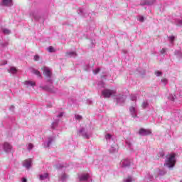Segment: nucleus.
Instances as JSON below:
<instances>
[{"label": "nucleus", "instance_id": "f257e3e1", "mask_svg": "<svg viewBox=\"0 0 182 182\" xmlns=\"http://www.w3.org/2000/svg\"><path fill=\"white\" fill-rule=\"evenodd\" d=\"M164 166L168 168H173L176 166V154H171L165 160Z\"/></svg>", "mask_w": 182, "mask_h": 182}, {"label": "nucleus", "instance_id": "f03ea898", "mask_svg": "<svg viewBox=\"0 0 182 182\" xmlns=\"http://www.w3.org/2000/svg\"><path fill=\"white\" fill-rule=\"evenodd\" d=\"M129 112L133 119H135V120L139 119V117L137 116V113H139V108L137 107V105H134L131 106L129 107Z\"/></svg>", "mask_w": 182, "mask_h": 182}, {"label": "nucleus", "instance_id": "7ed1b4c3", "mask_svg": "<svg viewBox=\"0 0 182 182\" xmlns=\"http://www.w3.org/2000/svg\"><path fill=\"white\" fill-rule=\"evenodd\" d=\"M2 149L5 153H12L14 151V146L9 142H4L2 144Z\"/></svg>", "mask_w": 182, "mask_h": 182}, {"label": "nucleus", "instance_id": "20e7f679", "mask_svg": "<svg viewBox=\"0 0 182 182\" xmlns=\"http://www.w3.org/2000/svg\"><path fill=\"white\" fill-rule=\"evenodd\" d=\"M43 74L47 77V82H48L49 83H53L52 78H50L52 76V72H50V69H49V68L48 67L43 68Z\"/></svg>", "mask_w": 182, "mask_h": 182}, {"label": "nucleus", "instance_id": "39448f33", "mask_svg": "<svg viewBox=\"0 0 182 182\" xmlns=\"http://www.w3.org/2000/svg\"><path fill=\"white\" fill-rule=\"evenodd\" d=\"M114 95H116V91L114 90L105 89L102 91V96L105 98L110 97V96H113Z\"/></svg>", "mask_w": 182, "mask_h": 182}, {"label": "nucleus", "instance_id": "423d86ee", "mask_svg": "<svg viewBox=\"0 0 182 182\" xmlns=\"http://www.w3.org/2000/svg\"><path fill=\"white\" fill-rule=\"evenodd\" d=\"M78 133L84 137V139H90V134L87 132V130L85 128H81L79 131Z\"/></svg>", "mask_w": 182, "mask_h": 182}, {"label": "nucleus", "instance_id": "0eeeda50", "mask_svg": "<svg viewBox=\"0 0 182 182\" xmlns=\"http://www.w3.org/2000/svg\"><path fill=\"white\" fill-rule=\"evenodd\" d=\"M124 100H126V95H119L116 97L117 105H123L124 103Z\"/></svg>", "mask_w": 182, "mask_h": 182}, {"label": "nucleus", "instance_id": "6e6552de", "mask_svg": "<svg viewBox=\"0 0 182 182\" xmlns=\"http://www.w3.org/2000/svg\"><path fill=\"white\" fill-rule=\"evenodd\" d=\"M1 6H7L8 8L14 6V1L13 0H1L0 3Z\"/></svg>", "mask_w": 182, "mask_h": 182}, {"label": "nucleus", "instance_id": "1a4fd4ad", "mask_svg": "<svg viewBox=\"0 0 182 182\" xmlns=\"http://www.w3.org/2000/svg\"><path fill=\"white\" fill-rule=\"evenodd\" d=\"M172 119L176 120V122H180L181 120V114L178 110H176L172 113Z\"/></svg>", "mask_w": 182, "mask_h": 182}, {"label": "nucleus", "instance_id": "9d476101", "mask_svg": "<svg viewBox=\"0 0 182 182\" xmlns=\"http://www.w3.org/2000/svg\"><path fill=\"white\" fill-rule=\"evenodd\" d=\"M105 139L107 143H108V144H114V137L113 136V135L110 134H105Z\"/></svg>", "mask_w": 182, "mask_h": 182}, {"label": "nucleus", "instance_id": "9b49d317", "mask_svg": "<svg viewBox=\"0 0 182 182\" xmlns=\"http://www.w3.org/2000/svg\"><path fill=\"white\" fill-rule=\"evenodd\" d=\"M53 141H55V136H48L47 142H44V147L46 149L50 147V144H52Z\"/></svg>", "mask_w": 182, "mask_h": 182}, {"label": "nucleus", "instance_id": "f8f14e48", "mask_svg": "<svg viewBox=\"0 0 182 182\" xmlns=\"http://www.w3.org/2000/svg\"><path fill=\"white\" fill-rule=\"evenodd\" d=\"M80 181H87L90 180V175L89 173H81L78 176Z\"/></svg>", "mask_w": 182, "mask_h": 182}, {"label": "nucleus", "instance_id": "ddd939ff", "mask_svg": "<svg viewBox=\"0 0 182 182\" xmlns=\"http://www.w3.org/2000/svg\"><path fill=\"white\" fill-rule=\"evenodd\" d=\"M130 166V160L123 159L119 163V167L122 168H125V167H129Z\"/></svg>", "mask_w": 182, "mask_h": 182}, {"label": "nucleus", "instance_id": "4468645a", "mask_svg": "<svg viewBox=\"0 0 182 182\" xmlns=\"http://www.w3.org/2000/svg\"><path fill=\"white\" fill-rule=\"evenodd\" d=\"M23 167H26V168H27V170H29L31 168V167L32 166V159H26L23 162Z\"/></svg>", "mask_w": 182, "mask_h": 182}, {"label": "nucleus", "instance_id": "2eb2a0df", "mask_svg": "<svg viewBox=\"0 0 182 182\" xmlns=\"http://www.w3.org/2000/svg\"><path fill=\"white\" fill-rule=\"evenodd\" d=\"M139 134L140 136H149V134H151V131L150 129H141Z\"/></svg>", "mask_w": 182, "mask_h": 182}, {"label": "nucleus", "instance_id": "dca6fc26", "mask_svg": "<svg viewBox=\"0 0 182 182\" xmlns=\"http://www.w3.org/2000/svg\"><path fill=\"white\" fill-rule=\"evenodd\" d=\"M118 150H119V146H117V144L114 143V144H112V146H111L109 149V153H117Z\"/></svg>", "mask_w": 182, "mask_h": 182}, {"label": "nucleus", "instance_id": "f3484780", "mask_svg": "<svg viewBox=\"0 0 182 182\" xmlns=\"http://www.w3.org/2000/svg\"><path fill=\"white\" fill-rule=\"evenodd\" d=\"M48 179H49V173H44L39 175V180H41V181Z\"/></svg>", "mask_w": 182, "mask_h": 182}, {"label": "nucleus", "instance_id": "a211bd4d", "mask_svg": "<svg viewBox=\"0 0 182 182\" xmlns=\"http://www.w3.org/2000/svg\"><path fill=\"white\" fill-rule=\"evenodd\" d=\"M30 16L31 18H33L35 21H39V15L38 14V12L36 11H31L30 13Z\"/></svg>", "mask_w": 182, "mask_h": 182}, {"label": "nucleus", "instance_id": "6ab92c4d", "mask_svg": "<svg viewBox=\"0 0 182 182\" xmlns=\"http://www.w3.org/2000/svg\"><path fill=\"white\" fill-rule=\"evenodd\" d=\"M67 58H76L77 55L76 54V52L75 51H68L66 53Z\"/></svg>", "mask_w": 182, "mask_h": 182}, {"label": "nucleus", "instance_id": "aec40b11", "mask_svg": "<svg viewBox=\"0 0 182 182\" xmlns=\"http://www.w3.org/2000/svg\"><path fill=\"white\" fill-rule=\"evenodd\" d=\"M66 180H68V175H66V173H61L59 176L60 181L65 182V181H66Z\"/></svg>", "mask_w": 182, "mask_h": 182}, {"label": "nucleus", "instance_id": "412c9836", "mask_svg": "<svg viewBox=\"0 0 182 182\" xmlns=\"http://www.w3.org/2000/svg\"><path fill=\"white\" fill-rule=\"evenodd\" d=\"M24 85L27 87H29V86H31L32 87H33V86H36V83L33 81H25Z\"/></svg>", "mask_w": 182, "mask_h": 182}, {"label": "nucleus", "instance_id": "4be33fe9", "mask_svg": "<svg viewBox=\"0 0 182 182\" xmlns=\"http://www.w3.org/2000/svg\"><path fill=\"white\" fill-rule=\"evenodd\" d=\"M156 2V0H145L144 3H141V5H153Z\"/></svg>", "mask_w": 182, "mask_h": 182}, {"label": "nucleus", "instance_id": "5701e85b", "mask_svg": "<svg viewBox=\"0 0 182 182\" xmlns=\"http://www.w3.org/2000/svg\"><path fill=\"white\" fill-rule=\"evenodd\" d=\"M9 73H11L12 75H15L16 73L17 70L15 67H11L9 69H8Z\"/></svg>", "mask_w": 182, "mask_h": 182}, {"label": "nucleus", "instance_id": "b1692460", "mask_svg": "<svg viewBox=\"0 0 182 182\" xmlns=\"http://www.w3.org/2000/svg\"><path fill=\"white\" fill-rule=\"evenodd\" d=\"M126 144L127 147L129 149V150L133 151V144H132V142L130 141L127 140Z\"/></svg>", "mask_w": 182, "mask_h": 182}, {"label": "nucleus", "instance_id": "393cba45", "mask_svg": "<svg viewBox=\"0 0 182 182\" xmlns=\"http://www.w3.org/2000/svg\"><path fill=\"white\" fill-rule=\"evenodd\" d=\"M167 83H168V80H167V78H162L161 80V85H162V86H166Z\"/></svg>", "mask_w": 182, "mask_h": 182}, {"label": "nucleus", "instance_id": "a878e982", "mask_svg": "<svg viewBox=\"0 0 182 182\" xmlns=\"http://www.w3.org/2000/svg\"><path fill=\"white\" fill-rule=\"evenodd\" d=\"M168 100H171V102H174V100H176V95L173 94H170L168 97Z\"/></svg>", "mask_w": 182, "mask_h": 182}, {"label": "nucleus", "instance_id": "bb28decb", "mask_svg": "<svg viewBox=\"0 0 182 182\" xmlns=\"http://www.w3.org/2000/svg\"><path fill=\"white\" fill-rule=\"evenodd\" d=\"M2 32L4 33V35H9V33H11V30L8 28H3Z\"/></svg>", "mask_w": 182, "mask_h": 182}, {"label": "nucleus", "instance_id": "cd10ccee", "mask_svg": "<svg viewBox=\"0 0 182 182\" xmlns=\"http://www.w3.org/2000/svg\"><path fill=\"white\" fill-rule=\"evenodd\" d=\"M47 50L50 53H53L54 52H56V50H55V48L52 46H49L47 48Z\"/></svg>", "mask_w": 182, "mask_h": 182}, {"label": "nucleus", "instance_id": "c85d7f7f", "mask_svg": "<svg viewBox=\"0 0 182 182\" xmlns=\"http://www.w3.org/2000/svg\"><path fill=\"white\" fill-rule=\"evenodd\" d=\"M175 55L177 56V58H182V53L178 50H175Z\"/></svg>", "mask_w": 182, "mask_h": 182}, {"label": "nucleus", "instance_id": "c756f323", "mask_svg": "<svg viewBox=\"0 0 182 182\" xmlns=\"http://www.w3.org/2000/svg\"><path fill=\"white\" fill-rule=\"evenodd\" d=\"M131 100H132V102H136L137 100V95L132 94L131 95Z\"/></svg>", "mask_w": 182, "mask_h": 182}, {"label": "nucleus", "instance_id": "7c9ffc66", "mask_svg": "<svg viewBox=\"0 0 182 182\" xmlns=\"http://www.w3.org/2000/svg\"><path fill=\"white\" fill-rule=\"evenodd\" d=\"M75 120H77V122H80V120H82V119H83V117H82V115L75 114Z\"/></svg>", "mask_w": 182, "mask_h": 182}, {"label": "nucleus", "instance_id": "2f4dec72", "mask_svg": "<svg viewBox=\"0 0 182 182\" xmlns=\"http://www.w3.org/2000/svg\"><path fill=\"white\" fill-rule=\"evenodd\" d=\"M56 127H58V119H56V121L53 122L51 124L52 129H56Z\"/></svg>", "mask_w": 182, "mask_h": 182}, {"label": "nucleus", "instance_id": "473e14b6", "mask_svg": "<svg viewBox=\"0 0 182 182\" xmlns=\"http://www.w3.org/2000/svg\"><path fill=\"white\" fill-rule=\"evenodd\" d=\"M167 173L166 169H159V176H164Z\"/></svg>", "mask_w": 182, "mask_h": 182}, {"label": "nucleus", "instance_id": "72a5a7b5", "mask_svg": "<svg viewBox=\"0 0 182 182\" xmlns=\"http://www.w3.org/2000/svg\"><path fill=\"white\" fill-rule=\"evenodd\" d=\"M41 87L44 90H48V92H53V91H52V88H50L49 87H48V85H46V86Z\"/></svg>", "mask_w": 182, "mask_h": 182}, {"label": "nucleus", "instance_id": "f704fd0d", "mask_svg": "<svg viewBox=\"0 0 182 182\" xmlns=\"http://www.w3.org/2000/svg\"><path fill=\"white\" fill-rule=\"evenodd\" d=\"M133 181V178L132 176H128L127 178L124 180V182H132Z\"/></svg>", "mask_w": 182, "mask_h": 182}, {"label": "nucleus", "instance_id": "c9c22d12", "mask_svg": "<svg viewBox=\"0 0 182 182\" xmlns=\"http://www.w3.org/2000/svg\"><path fill=\"white\" fill-rule=\"evenodd\" d=\"M33 73H34V75H36L38 77H41V73L37 70H33Z\"/></svg>", "mask_w": 182, "mask_h": 182}, {"label": "nucleus", "instance_id": "e433bc0d", "mask_svg": "<svg viewBox=\"0 0 182 182\" xmlns=\"http://www.w3.org/2000/svg\"><path fill=\"white\" fill-rule=\"evenodd\" d=\"M141 106L143 109H146V107L149 106V102L147 101H144Z\"/></svg>", "mask_w": 182, "mask_h": 182}, {"label": "nucleus", "instance_id": "4c0bfd02", "mask_svg": "<svg viewBox=\"0 0 182 182\" xmlns=\"http://www.w3.org/2000/svg\"><path fill=\"white\" fill-rule=\"evenodd\" d=\"M168 39H169V42L171 43H173V42H174V39H176V37H174L173 36H171L168 37Z\"/></svg>", "mask_w": 182, "mask_h": 182}, {"label": "nucleus", "instance_id": "58836bf2", "mask_svg": "<svg viewBox=\"0 0 182 182\" xmlns=\"http://www.w3.org/2000/svg\"><path fill=\"white\" fill-rule=\"evenodd\" d=\"M95 27H96V24H95V22H92L91 24H90V29L91 31H93V29H95Z\"/></svg>", "mask_w": 182, "mask_h": 182}, {"label": "nucleus", "instance_id": "ea45409f", "mask_svg": "<svg viewBox=\"0 0 182 182\" xmlns=\"http://www.w3.org/2000/svg\"><path fill=\"white\" fill-rule=\"evenodd\" d=\"M176 23L178 26H182V20H176Z\"/></svg>", "mask_w": 182, "mask_h": 182}, {"label": "nucleus", "instance_id": "a19ab883", "mask_svg": "<svg viewBox=\"0 0 182 182\" xmlns=\"http://www.w3.org/2000/svg\"><path fill=\"white\" fill-rule=\"evenodd\" d=\"M138 21H139V22H144V17L143 16H139L138 17Z\"/></svg>", "mask_w": 182, "mask_h": 182}, {"label": "nucleus", "instance_id": "79ce46f5", "mask_svg": "<svg viewBox=\"0 0 182 182\" xmlns=\"http://www.w3.org/2000/svg\"><path fill=\"white\" fill-rule=\"evenodd\" d=\"M155 75L156 76L159 77L161 76V75H163V73L161 71H156Z\"/></svg>", "mask_w": 182, "mask_h": 182}, {"label": "nucleus", "instance_id": "37998d69", "mask_svg": "<svg viewBox=\"0 0 182 182\" xmlns=\"http://www.w3.org/2000/svg\"><path fill=\"white\" fill-rule=\"evenodd\" d=\"M98 86L99 87H105V82H103V81L99 82Z\"/></svg>", "mask_w": 182, "mask_h": 182}, {"label": "nucleus", "instance_id": "c03bdc74", "mask_svg": "<svg viewBox=\"0 0 182 182\" xmlns=\"http://www.w3.org/2000/svg\"><path fill=\"white\" fill-rule=\"evenodd\" d=\"M93 72H94V75H97V73L100 72V68H97L94 70Z\"/></svg>", "mask_w": 182, "mask_h": 182}, {"label": "nucleus", "instance_id": "a18cd8bd", "mask_svg": "<svg viewBox=\"0 0 182 182\" xmlns=\"http://www.w3.org/2000/svg\"><path fill=\"white\" fill-rule=\"evenodd\" d=\"M167 51V49L166 48H162V50H161V55H166V52Z\"/></svg>", "mask_w": 182, "mask_h": 182}, {"label": "nucleus", "instance_id": "49530a36", "mask_svg": "<svg viewBox=\"0 0 182 182\" xmlns=\"http://www.w3.org/2000/svg\"><path fill=\"white\" fill-rule=\"evenodd\" d=\"M32 149H33V144H28V150H32Z\"/></svg>", "mask_w": 182, "mask_h": 182}, {"label": "nucleus", "instance_id": "de8ad7c7", "mask_svg": "<svg viewBox=\"0 0 182 182\" xmlns=\"http://www.w3.org/2000/svg\"><path fill=\"white\" fill-rule=\"evenodd\" d=\"M39 59H40L39 55H34V60L36 62H38V60H39Z\"/></svg>", "mask_w": 182, "mask_h": 182}, {"label": "nucleus", "instance_id": "09e8293b", "mask_svg": "<svg viewBox=\"0 0 182 182\" xmlns=\"http://www.w3.org/2000/svg\"><path fill=\"white\" fill-rule=\"evenodd\" d=\"M159 157H164V151H161L159 153Z\"/></svg>", "mask_w": 182, "mask_h": 182}, {"label": "nucleus", "instance_id": "8fccbe9b", "mask_svg": "<svg viewBox=\"0 0 182 182\" xmlns=\"http://www.w3.org/2000/svg\"><path fill=\"white\" fill-rule=\"evenodd\" d=\"M15 109V107L14 105H11L10 107V110H11V112H14V109Z\"/></svg>", "mask_w": 182, "mask_h": 182}, {"label": "nucleus", "instance_id": "3c124183", "mask_svg": "<svg viewBox=\"0 0 182 182\" xmlns=\"http://www.w3.org/2000/svg\"><path fill=\"white\" fill-rule=\"evenodd\" d=\"M63 116V112H60L58 115H57V117H62Z\"/></svg>", "mask_w": 182, "mask_h": 182}, {"label": "nucleus", "instance_id": "603ef678", "mask_svg": "<svg viewBox=\"0 0 182 182\" xmlns=\"http://www.w3.org/2000/svg\"><path fill=\"white\" fill-rule=\"evenodd\" d=\"M22 182H27V180H26V178H22Z\"/></svg>", "mask_w": 182, "mask_h": 182}, {"label": "nucleus", "instance_id": "864d4df0", "mask_svg": "<svg viewBox=\"0 0 182 182\" xmlns=\"http://www.w3.org/2000/svg\"><path fill=\"white\" fill-rule=\"evenodd\" d=\"M148 178H149V180H151V178H153V176H149V177H148Z\"/></svg>", "mask_w": 182, "mask_h": 182}, {"label": "nucleus", "instance_id": "5fc2aeb1", "mask_svg": "<svg viewBox=\"0 0 182 182\" xmlns=\"http://www.w3.org/2000/svg\"><path fill=\"white\" fill-rule=\"evenodd\" d=\"M179 95L182 97V91H180Z\"/></svg>", "mask_w": 182, "mask_h": 182}, {"label": "nucleus", "instance_id": "6e6d98bb", "mask_svg": "<svg viewBox=\"0 0 182 182\" xmlns=\"http://www.w3.org/2000/svg\"><path fill=\"white\" fill-rule=\"evenodd\" d=\"M2 150V146L0 145V151Z\"/></svg>", "mask_w": 182, "mask_h": 182}, {"label": "nucleus", "instance_id": "4d7b16f0", "mask_svg": "<svg viewBox=\"0 0 182 182\" xmlns=\"http://www.w3.org/2000/svg\"><path fill=\"white\" fill-rule=\"evenodd\" d=\"M6 63H7V62H6V61H5V62H4V63L3 65H6Z\"/></svg>", "mask_w": 182, "mask_h": 182}, {"label": "nucleus", "instance_id": "13d9d810", "mask_svg": "<svg viewBox=\"0 0 182 182\" xmlns=\"http://www.w3.org/2000/svg\"><path fill=\"white\" fill-rule=\"evenodd\" d=\"M102 79H105V76H102Z\"/></svg>", "mask_w": 182, "mask_h": 182}, {"label": "nucleus", "instance_id": "bf43d9fd", "mask_svg": "<svg viewBox=\"0 0 182 182\" xmlns=\"http://www.w3.org/2000/svg\"><path fill=\"white\" fill-rule=\"evenodd\" d=\"M85 70H89V68L85 69Z\"/></svg>", "mask_w": 182, "mask_h": 182}, {"label": "nucleus", "instance_id": "052dcab7", "mask_svg": "<svg viewBox=\"0 0 182 182\" xmlns=\"http://www.w3.org/2000/svg\"><path fill=\"white\" fill-rule=\"evenodd\" d=\"M180 182H182V180H181V181H180Z\"/></svg>", "mask_w": 182, "mask_h": 182}]
</instances>
